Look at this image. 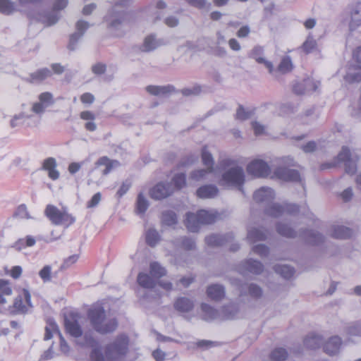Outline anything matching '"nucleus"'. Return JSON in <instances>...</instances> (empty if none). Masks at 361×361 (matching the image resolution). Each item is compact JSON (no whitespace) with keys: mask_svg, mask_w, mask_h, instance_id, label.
I'll list each match as a JSON object with an SVG mask.
<instances>
[{"mask_svg":"<svg viewBox=\"0 0 361 361\" xmlns=\"http://www.w3.org/2000/svg\"><path fill=\"white\" fill-rule=\"evenodd\" d=\"M303 82L307 92L317 91L320 85V82L319 81H316L310 78L305 80Z\"/></svg>","mask_w":361,"mask_h":361,"instance_id":"nucleus-57","label":"nucleus"},{"mask_svg":"<svg viewBox=\"0 0 361 361\" xmlns=\"http://www.w3.org/2000/svg\"><path fill=\"white\" fill-rule=\"evenodd\" d=\"M276 273L280 274L283 278L288 279L291 278L295 272L293 267L287 264H276L274 267Z\"/></svg>","mask_w":361,"mask_h":361,"instance_id":"nucleus-41","label":"nucleus"},{"mask_svg":"<svg viewBox=\"0 0 361 361\" xmlns=\"http://www.w3.org/2000/svg\"><path fill=\"white\" fill-rule=\"evenodd\" d=\"M162 42L160 39H157L154 35L147 36L141 47V50L145 52L152 51L161 46Z\"/></svg>","mask_w":361,"mask_h":361,"instance_id":"nucleus-31","label":"nucleus"},{"mask_svg":"<svg viewBox=\"0 0 361 361\" xmlns=\"http://www.w3.org/2000/svg\"><path fill=\"white\" fill-rule=\"evenodd\" d=\"M288 357V352L283 348H276L270 354L272 361H284Z\"/></svg>","mask_w":361,"mask_h":361,"instance_id":"nucleus-47","label":"nucleus"},{"mask_svg":"<svg viewBox=\"0 0 361 361\" xmlns=\"http://www.w3.org/2000/svg\"><path fill=\"white\" fill-rule=\"evenodd\" d=\"M56 161L53 157H49L44 160L42 169L47 171L48 176L53 180H56L59 178V171L56 169Z\"/></svg>","mask_w":361,"mask_h":361,"instance_id":"nucleus-22","label":"nucleus"},{"mask_svg":"<svg viewBox=\"0 0 361 361\" xmlns=\"http://www.w3.org/2000/svg\"><path fill=\"white\" fill-rule=\"evenodd\" d=\"M197 215L201 224H213L216 219V215L215 214L204 209L197 212Z\"/></svg>","mask_w":361,"mask_h":361,"instance_id":"nucleus-42","label":"nucleus"},{"mask_svg":"<svg viewBox=\"0 0 361 361\" xmlns=\"http://www.w3.org/2000/svg\"><path fill=\"white\" fill-rule=\"evenodd\" d=\"M177 243H180L181 247L187 250H195L196 247L195 240L185 236L178 239Z\"/></svg>","mask_w":361,"mask_h":361,"instance_id":"nucleus-52","label":"nucleus"},{"mask_svg":"<svg viewBox=\"0 0 361 361\" xmlns=\"http://www.w3.org/2000/svg\"><path fill=\"white\" fill-rule=\"evenodd\" d=\"M150 274L156 279H159L166 274V270L159 263L152 262L150 264Z\"/></svg>","mask_w":361,"mask_h":361,"instance_id":"nucleus-43","label":"nucleus"},{"mask_svg":"<svg viewBox=\"0 0 361 361\" xmlns=\"http://www.w3.org/2000/svg\"><path fill=\"white\" fill-rule=\"evenodd\" d=\"M233 239V234L228 233L225 235L212 234L205 238V243L211 247H218L231 242Z\"/></svg>","mask_w":361,"mask_h":361,"instance_id":"nucleus-19","label":"nucleus"},{"mask_svg":"<svg viewBox=\"0 0 361 361\" xmlns=\"http://www.w3.org/2000/svg\"><path fill=\"white\" fill-rule=\"evenodd\" d=\"M338 162H343L345 171L348 174H354L357 170L356 160L350 157V152L347 147H343L337 156Z\"/></svg>","mask_w":361,"mask_h":361,"instance_id":"nucleus-13","label":"nucleus"},{"mask_svg":"<svg viewBox=\"0 0 361 361\" xmlns=\"http://www.w3.org/2000/svg\"><path fill=\"white\" fill-rule=\"evenodd\" d=\"M221 319H233L238 318L239 314V307L237 304L231 303L224 306L221 310Z\"/></svg>","mask_w":361,"mask_h":361,"instance_id":"nucleus-29","label":"nucleus"},{"mask_svg":"<svg viewBox=\"0 0 361 361\" xmlns=\"http://www.w3.org/2000/svg\"><path fill=\"white\" fill-rule=\"evenodd\" d=\"M173 192V187L168 182H159L149 190L152 199L159 200L170 196Z\"/></svg>","mask_w":361,"mask_h":361,"instance_id":"nucleus-10","label":"nucleus"},{"mask_svg":"<svg viewBox=\"0 0 361 361\" xmlns=\"http://www.w3.org/2000/svg\"><path fill=\"white\" fill-rule=\"evenodd\" d=\"M245 287H246V288L247 289L248 295H250L252 298H259L262 295V290L259 286L255 283H250L248 285L240 286V292L241 295L246 294V293L244 291Z\"/></svg>","mask_w":361,"mask_h":361,"instance_id":"nucleus-40","label":"nucleus"},{"mask_svg":"<svg viewBox=\"0 0 361 361\" xmlns=\"http://www.w3.org/2000/svg\"><path fill=\"white\" fill-rule=\"evenodd\" d=\"M298 49L305 54H309L317 49V42L312 34L309 33L305 42Z\"/></svg>","mask_w":361,"mask_h":361,"instance_id":"nucleus-37","label":"nucleus"},{"mask_svg":"<svg viewBox=\"0 0 361 361\" xmlns=\"http://www.w3.org/2000/svg\"><path fill=\"white\" fill-rule=\"evenodd\" d=\"M14 216L20 219H30L27 207L25 204H20L14 213Z\"/></svg>","mask_w":361,"mask_h":361,"instance_id":"nucleus-59","label":"nucleus"},{"mask_svg":"<svg viewBox=\"0 0 361 361\" xmlns=\"http://www.w3.org/2000/svg\"><path fill=\"white\" fill-rule=\"evenodd\" d=\"M345 80L348 82H359L361 81V66H350L345 75Z\"/></svg>","mask_w":361,"mask_h":361,"instance_id":"nucleus-35","label":"nucleus"},{"mask_svg":"<svg viewBox=\"0 0 361 361\" xmlns=\"http://www.w3.org/2000/svg\"><path fill=\"white\" fill-rule=\"evenodd\" d=\"M293 91L298 95L303 94L307 93V90L305 88V85L302 82H297L293 85Z\"/></svg>","mask_w":361,"mask_h":361,"instance_id":"nucleus-64","label":"nucleus"},{"mask_svg":"<svg viewBox=\"0 0 361 361\" xmlns=\"http://www.w3.org/2000/svg\"><path fill=\"white\" fill-rule=\"evenodd\" d=\"M54 334H56L59 336L61 350L64 353H68L69 351V346L67 342L59 331L56 323L53 319H49L47 320V326L45 327L44 339L45 341L51 339L53 337Z\"/></svg>","mask_w":361,"mask_h":361,"instance_id":"nucleus-9","label":"nucleus"},{"mask_svg":"<svg viewBox=\"0 0 361 361\" xmlns=\"http://www.w3.org/2000/svg\"><path fill=\"white\" fill-rule=\"evenodd\" d=\"M130 187L131 182L129 180H126L125 181L123 182L120 188L117 191L116 195H118V197H121L128 191Z\"/></svg>","mask_w":361,"mask_h":361,"instance_id":"nucleus-61","label":"nucleus"},{"mask_svg":"<svg viewBox=\"0 0 361 361\" xmlns=\"http://www.w3.org/2000/svg\"><path fill=\"white\" fill-rule=\"evenodd\" d=\"M23 295L26 302V305L23 304V296L18 295L13 302V305L9 306L8 311L11 314H25L28 312V309L32 307V305L31 302V295L30 292L23 289Z\"/></svg>","mask_w":361,"mask_h":361,"instance_id":"nucleus-7","label":"nucleus"},{"mask_svg":"<svg viewBox=\"0 0 361 361\" xmlns=\"http://www.w3.org/2000/svg\"><path fill=\"white\" fill-rule=\"evenodd\" d=\"M126 20V13L123 10L118 9L117 2L104 17V22L109 32L114 37H122L125 31L123 25Z\"/></svg>","mask_w":361,"mask_h":361,"instance_id":"nucleus-3","label":"nucleus"},{"mask_svg":"<svg viewBox=\"0 0 361 361\" xmlns=\"http://www.w3.org/2000/svg\"><path fill=\"white\" fill-rule=\"evenodd\" d=\"M51 75V71L49 68H41L30 75L29 82H41V81L44 80V79L50 77Z\"/></svg>","mask_w":361,"mask_h":361,"instance_id":"nucleus-39","label":"nucleus"},{"mask_svg":"<svg viewBox=\"0 0 361 361\" xmlns=\"http://www.w3.org/2000/svg\"><path fill=\"white\" fill-rule=\"evenodd\" d=\"M250 114L246 111L242 106H239L237 109L235 118L240 121H245L249 118Z\"/></svg>","mask_w":361,"mask_h":361,"instance_id":"nucleus-62","label":"nucleus"},{"mask_svg":"<svg viewBox=\"0 0 361 361\" xmlns=\"http://www.w3.org/2000/svg\"><path fill=\"white\" fill-rule=\"evenodd\" d=\"M128 336L123 334H119L112 342L105 346V353L109 359L116 361L128 353Z\"/></svg>","mask_w":361,"mask_h":361,"instance_id":"nucleus-5","label":"nucleus"},{"mask_svg":"<svg viewBox=\"0 0 361 361\" xmlns=\"http://www.w3.org/2000/svg\"><path fill=\"white\" fill-rule=\"evenodd\" d=\"M201 310L203 312V318L206 321L221 319V312L207 303H202Z\"/></svg>","mask_w":361,"mask_h":361,"instance_id":"nucleus-33","label":"nucleus"},{"mask_svg":"<svg viewBox=\"0 0 361 361\" xmlns=\"http://www.w3.org/2000/svg\"><path fill=\"white\" fill-rule=\"evenodd\" d=\"M80 314L78 312H70L65 317L64 324L66 331L74 338H79L82 335V330L79 324Z\"/></svg>","mask_w":361,"mask_h":361,"instance_id":"nucleus-8","label":"nucleus"},{"mask_svg":"<svg viewBox=\"0 0 361 361\" xmlns=\"http://www.w3.org/2000/svg\"><path fill=\"white\" fill-rule=\"evenodd\" d=\"M137 281L140 286L148 289L145 293V297L147 298L150 293L154 292L152 289L156 286V281L147 274L140 273L137 276Z\"/></svg>","mask_w":361,"mask_h":361,"instance_id":"nucleus-23","label":"nucleus"},{"mask_svg":"<svg viewBox=\"0 0 361 361\" xmlns=\"http://www.w3.org/2000/svg\"><path fill=\"white\" fill-rule=\"evenodd\" d=\"M242 268L250 273L259 274L262 272L264 266L259 261L249 259L242 263Z\"/></svg>","mask_w":361,"mask_h":361,"instance_id":"nucleus-28","label":"nucleus"},{"mask_svg":"<svg viewBox=\"0 0 361 361\" xmlns=\"http://www.w3.org/2000/svg\"><path fill=\"white\" fill-rule=\"evenodd\" d=\"M348 9L350 17L349 29L353 31L361 25V3L349 6Z\"/></svg>","mask_w":361,"mask_h":361,"instance_id":"nucleus-18","label":"nucleus"},{"mask_svg":"<svg viewBox=\"0 0 361 361\" xmlns=\"http://www.w3.org/2000/svg\"><path fill=\"white\" fill-rule=\"evenodd\" d=\"M90 361H113L112 359H109L107 355L103 354L100 347L94 348L90 355Z\"/></svg>","mask_w":361,"mask_h":361,"instance_id":"nucleus-46","label":"nucleus"},{"mask_svg":"<svg viewBox=\"0 0 361 361\" xmlns=\"http://www.w3.org/2000/svg\"><path fill=\"white\" fill-rule=\"evenodd\" d=\"M149 202L142 192L137 195L136 201V210L139 214H145L149 207Z\"/></svg>","mask_w":361,"mask_h":361,"instance_id":"nucleus-45","label":"nucleus"},{"mask_svg":"<svg viewBox=\"0 0 361 361\" xmlns=\"http://www.w3.org/2000/svg\"><path fill=\"white\" fill-rule=\"evenodd\" d=\"M275 176L280 180L292 182H301L299 172L295 169H290L286 166H279L274 172Z\"/></svg>","mask_w":361,"mask_h":361,"instance_id":"nucleus-15","label":"nucleus"},{"mask_svg":"<svg viewBox=\"0 0 361 361\" xmlns=\"http://www.w3.org/2000/svg\"><path fill=\"white\" fill-rule=\"evenodd\" d=\"M247 171L255 177H267L270 173V167L265 161L257 159L247 165Z\"/></svg>","mask_w":361,"mask_h":361,"instance_id":"nucleus-11","label":"nucleus"},{"mask_svg":"<svg viewBox=\"0 0 361 361\" xmlns=\"http://www.w3.org/2000/svg\"><path fill=\"white\" fill-rule=\"evenodd\" d=\"M268 234V231L263 228H250L247 230V238L250 243L263 241L267 239Z\"/></svg>","mask_w":361,"mask_h":361,"instance_id":"nucleus-25","label":"nucleus"},{"mask_svg":"<svg viewBox=\"0 0 361 361\" xmlns=\"http://www.w3.org/2000/svg\"><path fill=\"white\" fill-rule=\"evenodd\" d=\"M274 197V191L269 187H262L257 190L253 195V199L256 202L268 204L265 209V214L271 217L277 218L284 214L294 215L299 212V207L296 204H269Z\"/></svg>","mask_w":361,"mask_h":361,"instance_id":"nucleus-1","label":"nucleus"},{"mask_svg":"<svg viewBox=\"0 0 361 361\" xmlns=\"http://www.w3.org/2000/svg\"><path fill=\"white\" fill-rule=\"evenodd\" d=\"M120 166V162L117 160L110 159L108 157L104 156L100 157L95 163V167L92 172L100 169L102 174L106 176L113 169Z\"/></svg>","mask_w":361,"mask_h":361,"instance_id":"nucleus-17","label":"nucleus"},{"mask_svg":"<svg viewBox=\"0 0 361 361\" xmlns=\"http://www.w3.org/2000/svg\"><path fill=\"white\" fill-rule=\"evenodd\" d=\"M38 99L39 102L34 103L32 107V111L37 114L44 113L47 107L51 106L54 103L53 94L49 92L41 93Z\"/></svg>","mask_w":361,"mask_h":361,"instance_id":"nucleus-14","label":"nucleus"},{"mask_svg":"<svg viewBox=\"0 0 361 361\" xmlns=\"http://www.w3.org/2000/svg\"><path fill=\"white\" fill-rule=\"evenodd\" d=\"M346 334L350 336H361V327L360 324L355 323L347 326Z\"/></svg>","mask_w":361,"mask_h":361,"instance_id":"nucleus-56","label":"nucleus"},{"mask_svg":"<svg viewBox=\"0 0 361 361\" xmlns=\"http://www.w3.org/2000/svg\"><path fill=\"white\" fill-rule=\"evenodd\" d=\"M62 213L58 208L51 204L47 205L45 209L47 216L56 225L61 224Z\"/></svg>","mask_w":361,"mask_h":361,"instance_id":"nucleus-34","label":"nucleus"},{"mask_svg":"<svg viewBox=\"0 0 361 361\" xmlns=\"http://www.w3.org/2000/svg\"><path fill=\"white\" fill-rule=\"evenodd\" d=\"M293 63L292 61V59L290 56L286 55L283 56L281 61L277 66L276 69L274 71H278L282 74H286L290 73L293 69Z\"/></svg>","mask_w":361,"mask_h":361,"instance_id":"nucleus-38","label":"nucleus"},{"mask_svg":"<svg viewBox=\"0 0 361 361\" xmlns=\"http://www.w3.org/2000/svg\"><path fill=\"white\" fill-rule=\"evenodd\" d=\"M51 267L49 265L44 267L39 272L42 281L46 283L51 281Z\"/></svg>","mask_w":361,"mask_h":361,"instance_id":"nucleus-58","label":"nucleus"},{"mask_svg":"<svg viewBox=\"0 0 361 361\" xmlns=\"http://www.w3.org/2000/svg\"><path fill=\"white\" fill-rule=\"evenodd\" d=\"M29 118V116H26L24 113H20L19 114H16L13 116L12 119L11 120L10 125L11 128H16L19 126L20 123H23L25 118Z\"/></svg>","mask_w":361,"mask_h":361,"instance_id":"nucleus-60","label":"nucleus"},{"mask_svg":"<svg viewBox=\"0 0 361 361\" xmlns=\"http://www.w3.org/2000/svg\"><path fill=\"white\" fill-rule=\"evenodd\" d=\"M219 189L215 185L209 184L200 187L197 191V196L201 199H212L217 196Z\"/></svg>","mask_w":361,"mask_h":361,"instance_id":"nucleus-24","label":"nucleus"},{"mask_svg":"<svg viewBox=\"0 0 361 361\" xmlns=\"http://www.w3.org/2000/svg\"><path fill=\"white\" fill-rule=\"evenodd\" d=\"M173 307L178 312H189L194 307V302L186 297H180L174 302Z\"/></svg>","mask_w":361,"mask_h":361,"instance_id":"nucleus-27","label":"nucleus"},{"mask_svg":"<svg viewBox=\"0 0 361 361\" xmlns=\"http://www.w3.org/2000/svg\"><path fill=\"white\" fill-rule=\"evenodd\" d=\"M202 160L203 164L208 169L214 171V161L211 152L205 146L202 149Z\"/></svg>","mask_w":361,"mask_h":361,"instance_id":"nucleus-44","label":"nucleus"},{"mask_svg":"<svg viewBox=\"0 0 361 361\" xmlns=\"http://www.w3.org/2000/svg\"><path fill=\"white\" fill-rule=\"evenodd\" d=\"M87 317L92 328L101 334L111 333L118 326L116 319L115 318H107L104 309L101 306L89 309Z\"/></svg>","mask_w":361,"mask_h":361,"instance_id":"nucleus-2","label":"nucleus"},{"mask_svg":"<svg viewBox=\"0 0 361 361\" xmlns=\"http://www.w3.org/2000/svg\"><path fill=\"white\" fill-rule=\"evenodd\" d=\"M90 24L83 20H80L76 23V32L70 36L68 49L74 51L78 40L84 35L85 31L89 28Z\"/></svg>","mask_w":361,"mask_h":361,"instance_id":"nucleus-16","label":"nucleus"},{"mask_svg":"<svg viewBox=\"0 0 361 361\" xmlns=\"http://www.w3.org/2000/svg\"><path fill=\"white\" fill-rule=\"evenodd\" d=\"M162 221L167 226H173L177 223V216L173 211H166L162 213Z\"/></svg>","mask_w":361,"mask_h":361,"instance_id":"nucleus-50","label":"nucleus"},{"mask_svg":"<svg viewBox=\"0 0 361 361\" xmlns=\"http://www.w3.org/2000/svg\"><path fill=\"white\" fill-rule=\"evenodd\" d=\"M245 180V176L243 169L237 166L226 171L222 174L220 181L222 185L238 188L240 191H243Z\"/></svg>","mask_w":361,"mask_h":361,"instance_id":"nucleus-6","label":"nucleus"},{"mask_svg":"<svg viewBox=\"0 0 361 361\" xmlns=\"http://www.w3.org/2000/svg\"><path fill=\"white\" fill-rule=\"evenodd\" d=\"M213 171V170L208 168L195 170L191 172L190 178L199 181L204 179L207 174L212 173Z\"/></svg>","mask_w":361,"mask_h":361,"instance_id":"nucleus-51","label":"nucleus"},{"mask_svg":"<svg viewBox=\"0 0 361 361\" xmlns=\"http://www.w3.org/2000/svg\"><path fill=\"white\" fill-rule=\"evenodd\" d=\"M252 250L254 253L259 255L261 257H265L269 253V248L264 244L255 245Z\"/></svg>","mask_w":361,"mask_h":361,"instance_id":"nucleus-55","label":"nucleus"},{"mask_svg":"<svg viewBox=\"0 0 361 361\" xmlns=\"http://www.w3.org/2000/svg\"><path fill=\"white\" fill-rule=\"evenodd\" d=\"M264 54V47L259 45H256L248 53V57L255 60L258 63L264 64L268 69L269 73L273 74L274 73V65L272 62L265 59Z\"/></svg>","mask_w":361,"mask_h":361,"instance_id":"nucleus-12","label":"nucleus"},{"mask_svg":"<svg viewBox=\"0 0 361 361\" xmlns=\"http://www.w3.org/2000/svg\"><path fill=\"white\" fill-rule=\"evenodd\" d=\"M207 295L211 300L219 301L225 296V288L219 284H212L207 287Z\"/></svg>","mask_w":361,"mask_h":361,"instance_id":"nucleus-26","label":"nucleus"},{"mask_svg":"<svg viewBox=\"0 0 361 361\" xmlns=\"http://www.w3.org/2000/svg\"><path fill=\"white\" fill-rule=\"evenodd\" d=\"M353 231L344 226H334L331 231V236L337 239H347L351 237Z\"/></svg>","mask_w":361,"mask_h":361,"instance_id":"nucleus-36","label":"nucleus"},{"mask_svg":"<svg viewBox=\"0 0 361 361\" xmlns=\"http://www.w3.org/2000/svg\"><path fill=\"white\" fill-rule=\"evenodd\" d=\"M13 290L8 281L0 279V295L10 296L12 295Z\"/></svg>","mask_w":361,"mask_h":361,"instance_id":"nucleus-54","label":"nucleus"},{"mask_svg":"<svg viewBox=\"0 0 361 361\" xmlns=\"http://www.w3.org/2000/svg\"><path fill=\"white\" fill-rule=\"evenodd\" d=\"M324 344V339L322 336L316 334H310L304 339V345L309 349L319 348Z\"/></svg>","mask_w":361,"mask_h":361,"instance_id":"nucleus-30","label":"nucleus"},{"mask_svg":"<svg viewBox=\"0 0 361 361\" xmlns=\"http://www.w3.org/2000/svg\"><path fill=\"white\" fill-rule=\"evenodd\" d=\"M276 231L279 234L286 238L300 237L305 240L307 243L312 245H319L322 243L324 237L319 232L314 230H304L298 233L287 224L279 223L276 225Z\"/></svg>","mask_w":361,"mask_h":361,"instance_id":"nucleus-4","label":"nucleus"},{"mask_svg":"<svg viewBox=\"0 0 361 361\" xmlns=\"http://www.w3.org/2000/svg\"><path fill=\"white\" fill-rule=\"evenodd\" d=\"M145 90L149 94L157 97H166L175 92V87L172 85H148Z\"/></svg>","mask_w":361,"mask_h":361,"instance_id":"nucleus-21","label":"nucleus"},{"mask_svg":"<svg viewBox=\"0 0 361 361\" xmlns=\"http://www.w3.org/2000/svg\"><path fill=\"white\" fill-rule=\"evenodd\" d=\"M341 344V338L338 336H334L324 342L323 350L329 355H336L339 353Z\"/></svg>","mask_w":361,"mask_h":361,"instance_id":"nucleus-20","label":"nucleus"},{"mask_svg":"<svg viewBox=\"0 0 361 361\" xmlns=\"http://www.w3.org/2000/svg\"><path fill=\"white\" fill-rule=\"evenodd\" d=\"M173 187V190L176 189H181L185 185L186 183V176L183 173H179L176 174L172 178V183H171Z\"/></svg>","mask_w":361,"mask_h":361,"instance_id":"nucleus-49","label":"nucleus"},{"mask_svg":"<svg viewBox=\"0 0 361 361\" xmlns=\"http://www.w3.org/2000/svg\"><path fill=\"white\" fill-rule=\"evenodd\" d=\"M202 91V87L200 85H195L190 87H185L181 90V93L183 95L188 97V96H196L200 94Z\"/></svg>","mask_w":361,"mask_h":361,"instance_id":"nucleus-53","label":"nucleus"},{"mask_svg":"<svg viewBox=\"0 0 361 361\" xmlns=\"http://www.w3.org/2000/svg\"><path fill=\"white\" fill-rule=\"evenodd\" d=\"M146 243L151 247L155 246L159 240V235L154 228H149L146 232Z\"/></svg>","mask_w":361,"mask_h":361,"instance_id":"nucleus-48","label":"nucleus"},{"mask_svg":"<svg viewBox=\"0 0 361 361\" xmlns=\"http://www.w3.org/2000/svg\"><path fill=\"white\" fill-rule=\"evenodd\" d=\"M106 66L102 63H97L92 66V71L96 75H102L105 73Z\"/></svg>","mask_w":361,"mask_h":361,"instance_id":"nucleus-63","label":"nucleus"},{"mask_svg":"<svg viewBox=\"0 0 361 361\" xmlns=\"http://www.w3.org/2000/svg\"><path fill=\"white\" fill-rule=\"evenodd\" d=\"M185 225L190 232H197L201 225L197 214L188 212L186 214Z\"/></svg>","mask_w":361,"mask_h":361,"instance_id":"nucleus-32","label":"nucleus"}]
</instances>
